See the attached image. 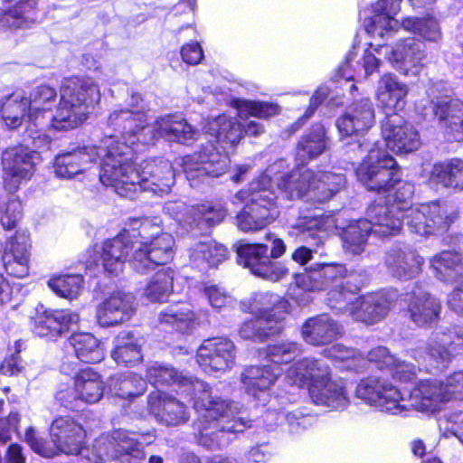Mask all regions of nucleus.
<instances>
[{
	"label": "nucleus",
	"instance_id": "obj_4",
	"mask_svg": "<svg viewBox=\"0 0 463 463\" xmlns=\"http://www.w3.org/2000/svg\"><path fill=\"white\" fill-rule=\"evenodd\" d=\"M356 397L381 411L392 415H407L410 408L427 415L439 412L446 403L442 381L427 379L418 382L405 399L389 381L370 376L362 379L355 390Z\"/></svg>",
	"mask_w": 463,
	"mask_h": 463
},
{
	"label": "nucleus",
	"instance_id": "obj_33",
	"mask_svg": "<svg viewBox=\"0 0 463 463\" xmlns=\"http://www.w3.org/2000/svg\"><path fill=\"white\" fill-rule=\"evenodd\" d=\"M4 180L8 190L14 192L26 180L29 166V148L18 146L7 148L2 156Z\"/></svg>",
	"mask_w": 463,
	"mask_h": 463
},
{
	"label": "nucleus",
	"instance_id": "obj_51",
	"mask_svg": "<svg viewBox=\"0 0 463 463\" xmlns=\"http://www.w3.org/2000/svg\"><path fill=\"white\" fill-rule=\"evenodd\" d=\"M70 342L77 358L81 362L93 364L102 360V349L99 340L93 335L90 333L74 334Z\"/></svg>",
	"mask_w": 463,
	"mask_h": 463
},
{
	"label": "nucleus",
	"instance_id": "obj_28",
	"mask_svg": "<svg viewBox=\"0 0 463 463\" xmlns=\"http://www.w3.org/2000/svg\"><path fill=\"white\" fill-rule=\"evenodd\" d=\"M51 436L55 448L68 455H78L82 449L84 430L71 417L56 418L51 425Z\"/></svg>",
	"mask_w": 463,
	"mask_h": 463
},
{
	"label": "nucleus",
	"instance_id": "obj_30",
	"mask_svg": "<svg viewBox=\"0 0 463 463\" xmlns=\"http://www.w3.org/2000/svg\"><path fill=\"white\" fill-rule=\"evenodd\" d=\"M282 369L278 365L264 364L262 366H249L241 373V383L245 391L255 399L267 402V391L281 375Z\"/></svg>",
	"mask_w": 463,
	"mask_h": 463
},
{
	"label": "nucleus",
	"instance_id": "obj_8",
	"mask_svg": "<svg viewBox=\"0 0 463 463\" xmlns=\"http://www.w3.org/2000/svg\"><path fill=\"white\" fill-rule=\"evenodd\" d=\"M276 200L269 175H263L250 183L246 205L237 215L238 227L243 232L266 227L277 217Z\"/></svg>",
	"mask_w": 463,
	"mask_h": 463
},
{
	"label": "nucleus",
	"instance_id": "obj_23",
	"mask_svg": "<svg viewBox=\"0 0 463 463\" xmlns=\"http://www.w3.org/2000/svg\"><path fill=\"white\" fill-rule=\"evenodd\" d=\"M347 270L339 263H316L305 272L296 274L295 283L306 291H320L330 288L331 284L342 279Z\"/></svg>",
	"mask_w": 463,
	"mask_h": 463
},
{
	"label": "nucleus",
	"instance_id": "obj_15",
	"mask_svg": "<svg viewBox=\"0 0 463 463\" xmlns=\"http://www.w3.org/2000/svg\"><path fill=\"white\" fill-rule=\"evenodd\" d=\"M174 246L175 239L169 233H161L150 241H136L128 261L136 272L147 274L156 267L165 265L173 260Z\"/></svg>",
	"mask_w": 463,
	"mask_h": 463
},
{
	"label": "nucleus",
	"instance_id": "obj_41",
	"mask_svg": "<svg viewBox=\"0 0 463 463\" xmlns=\"http://www.w3.org/2000/svg\"><path fill=\"white\" fill-rule=\"evenodd\" d=\"M435 277L448 283L463 282V257L455 251H443L430 260Z\"/></svg>",
	"mask_w": 463,
	"mask_h": 463
},
{
	"label": "nucleus",
	"instance_id": "obj_48",
	"mask_svg": "<svg viewBox=\"0 0 463 463\" xmlns=\"http://www.w3.org/2000/svg\"><path fill=\"white\" fill-rule=\"evenodd\" d=\"M227 249L213 241H200L194 246L190 258L192 262L203 270L215 267L227 258Z\"/></svg>",
	"mask_w": 463,
	"mask_h": 463
},
{
	"label": "nucleus",
	"instance_id": "obj_60",
	"mask_svg": "<svg viewBox=\"0 0 463 463\" xmlns=\"http://www.w3.org/2000/svg\"><path fill=\"white\" fill-rule=\"evenodd\" d=\"M189 213L198 225L204 222L208 226L220 223L226 216V211L222 207H215L210 204L193 206L189 210Z\"/></svg>",
	"mask_w": 463,
	"mask_h": 463
},
{
	"label": "nucleus",
	"instance_id": "obj_29",
	"mask_svg": "<svg viewBox=\"0 0 463 463\" xmlns=\"http://www.w3.org/2000/svg\"><path fill=\"white\" fill-rule=\"evenodd\" d=\"M150 412L166 426H177L189 420L187 407L174 397L156 391L148 396Z\"/></svg>",
	"mask_w": 463,
	"mask_h": 463
},
{
	"label": "nucleus",
	"instance_id": "obj_17",
	"mask_svg": "<svg viewBox=\"0 0 463 463\" xmlns=\"http://www.w3.org/2000/svg\"><path fill=\"white\" fill-rule=\"evenodd\" d=\"M114 139L112 137L105 138L100 146H82L73 148L71 151L62 152L56 156L54 168L55 174L62 178H71L76 175L89 170L97 158H100V171L104 161V151L107 141ZM101 172H99V175Z\"/></svg>",
	"mask_w": 463,
	"mask_h": 463
},
{
	"label": "nucleus",
	"instance_id": "obj_16",
	"mask_svg": "<svg viewBox=\"0 0 463 463\" xmlns=\"http://www.w3.org/2000/svg\"><path fill=\"white\" fill-rule=\"evenodd\" d=\"M98 457L102 463L105 458L120 459L137 463L145 458L142 443L135 434L124 430H116L109 435L99 437L93 445Z\"/></svg>",
	"mask_w": 463,
	"mask_h": 463
},
{
	"label": "nucleus",
	"instance_id": "obj_32",
	"mask_svg": "<svg viewBox=\"0 0 463 463\" xmlns=\"http://www.w3.org/2000/svg\"><path fill=\"white\" fill-rule=\"evenodd\" d=\"M342 334V325L326 314L309 317L301 327L304 341L317 346L327 345Z\"/></svg>",
	"mask_w": 463,
	"mask_h": 463
},
{
	"label": "nucleus",
	"instance_id": "obj_24",
	"mask_svg": "<svg viewBox=\"0 0 463 463\" xmlns=\"http://www.w3.org/2000/svg\"><path fill=\"white\" fill-rule=\"evenodd\" d=\"M402 206L397 203H373L367 210V218L364 219L372 225L371 231L379 237L395 236L402 228Z\"/></svg>",
	"mask_w": 463,
	"mask_h": 463
},
{
	"label": "nucleus",
	"instance_id": "obj_13",
	"mask_svg": "<svg viewBox=\"0 0 463 463\" xmlns=\"http://www.w3.org/2000/svg\"><path fill=\"white\" fill-rule=\"evenodd\" d=\"M209 140L197 153L183 159V170L192 187H198L211 178L221 176L230 166L227 153L220 151Z\"/></svg>",
	"mask_w": 463,
	"mask_h": 463
},
{
	"label": "nucleus",
	"instance_id": "obj_5",
	"mask_svg": "<svg viewBox=\"0 0 463 463\" xmlns=\"http://www.w3.org/2000/svg\"><path fill=\"white\" fill-rule=\"evenodd\" d=\"M147 106L139 93H132L124 108L114 109L108 118L109 124L126 137L149 145L158 138L187 143L196 138L197 131L185 120L166 115L158 118L152 125L146 124Z\"/></svg>",
	"mask_w": 463,
	"mask_h": 463
},
{
	"label": "nucleus",
	"instance_id": "obj_43",
	"mask_svg": "<svg viewBox=\"0 0 463 463\" xmlns=\"http://www.w3.org/2000/svg\"><path fill=\"white\" fill-rule=\"evenodd\" d=\"M407 94L406 84L400 82L394 75L387 73L379 80L375 96L383 107L400 109L403 107Z\"/></svg>",
	"mask_w": 463,
	"mask_h": 463
},
{
	"label": "nucleus",
	"instance_id": "obj_22",
	"mask_svg": "<svg viewBox=\"0 0 463 463\" xmlns=\"http://www.w3.org/2000/svg\"><path fill=\"white\" fill-rule=\"evenodd\" d=\"M385 55L387 60L404 74H408L410 71L416 74L424 65L425 44L415 38H408L398 42L392 48L388 47Z\"/></svg>",
	"mask_w": 463,
	"mask_h": 463
},
{
	"label": "nucleus",
	"instance_id": "obj_14",
	"mask_svg": "<svg viewBox=\"0 0 463 463\" xmlns=\"http://www.w3.org/2000/svg\"><path fill=\"white\" fill-rule=\"evenodd\" d=\"M279 296L274 294H260L255 299L262 307L257 310V315L246 319L238 329L239 335L245 340L262 342L269 336L279 334L282 330L281 317H277L275 304ZM278 308V307H276Z\"/></svg>",
	"mask_w": 463,
	"mask_h": 463
},
{
	"label": "nucleus",
	"instance_id": "obj_61",
	"mask_svg": "<svg viewBox=\"0 0 463 463\" xmlns=\"http://www.w3.org/2000/svg\"><path fill=\"white\" fill-rule=\"evenodd\" d=\"M299 346L297 343L287 342L269 345L267 348V357L271 363L270 365L288 364L292 361L299 353Z\"/></svg>",
	"mask_w": 463,
	"mask_h": 463
},
{
	"label": "nucleus",
	"instance_id": "obj_9",
	"mask_svg": "<svg viewBox=\"0 0 463 463\" xmlns=\"http://www.w3.org/2000/svg\"><path fill=\"white\" fill-rule=\"evenodd\" d=\"M267 240L272 241L270 256L265 244H243L237 249L238 262L250 269L255 276L275 282L288 274V269L284 264L271 260L278 259L285 253L286 244L271 233L267 234Z\"/></svg>",
	"mask_w": 463,
	"mask_h": 463
},
{
	"label": "nucleus",
	"instance_id": "obj_6",
	"mask_svg": "<svg viewBox=\"0 0 463 463\" xmlns=\"http://www.w3.org/2000/svg\"><path fill=\"white\" fill-rule=\"evenodd\" d=\"M345 183L342 174L298 167L281 176L278 189L290 200L305 197L307 201L324 203L342 190Z\"/></svg>",
	"mask_w": 463,
	"mask_h": 463
},
{
	"label": "nucleus",
	"instance_id": "obj_44",
	"mask_svg": "<svg viewBox=\"0 0 463 463\" xmlns=\"http://www.w3.org/2000/svg\"><path fill=\"white\" fill-rule=\"evenodd\" d=\"M438 337H431L425 349L412 350L411 356L419 363L424 364L429 369L443 370L447 368L452 360V353L446 343L440 344Z\"/></svg>",
	"mask_w": 463,
	"mask_h": 463
},
{
	"label": "nucleus",
	"instance_id": "obj_53",
	"mask_svg": "<svg viewBox=\"0 0 463 463\" xmlns=\"http://www.w3.org/2000/svg\"><path fill=\"white\" fill-rule=\"evenodd\" d=\"M146 381L137 374L128 373L109 379V388L112 395L130 399L141 395L146 389Z\"/></svg>",
	"mask_w": 463,
	"mask_h": 463
},
{
	"label": "nucleus",
	"instance_id": "obj_40",
	"mask_svg": "<svg viewBox=\"0 0 463 463\" xmlns=\"http://www.w3.org/2000/svg\"><path fill=\"white\" fill-rule=\"evenodd\" d=\"M328 292V305L332 308L338 309L344 313H349L351 316L356 305V299L360 286L353 283L352 276L346 277V274L337 280L335 283L331 284Z\"/></svg>",
	"mask_w": 463,
	"mask_h": 463
},
{
	"label": "nucleus",
	"instance_id": "obj_20",
	"mask_svg": "<svg viewBox=\"0 0 463 463\" xmlns=\"http://www.w3.org/2000/svg\"><path fill=\"white\" fill-rule=\"evenodd\" d=\"M384 263L393 277L406 280L420 273L424 259L411 246L396 243L386 251Z\"/></svg>",
	"mask_w": 463,
	"mask_h": 463
},
{
	"label": "nucleus",
	"instance_id": "obj_2",
	"mask_svg": "<svg viewBox=\"0 0 463 463\" xmlns=\"http://www.w3.org/2000/svg\"><path fill=\"white\" fill-rule=\"evenodd\" d=\"M104 151L100 182L111 186L121 197L134 198L140 191L156 195L167 194L175 183L174 168L168 160L149 158L133 165L134 149L126 143L109 139Z\"/></svg>",
	"mask_w": 463,
	"mask_h": 463
},
{
	"label": "nucleus",
	"instance_id": "obj_38",
	"mask_svg": "<svg viewBox=\"0 0 463 463\" xmlns=\"http://www.w3.org/2000/svg\"><path fill=\"white\" fill-rule=\"evenodd\" d=\"M158 321L183 334H190L200 324L199 317L186 302L168 306L158 315Z\"/></svg>",
	"mask_w": 463,
	"mask_h": 463
},
{
	"label": "nucleus",
	"instance_id": "obj_46",
	"mask_svg": "<svg viewBox=\"0 0 463 463\" xmlns=\"http://www.w3.org/2000/svg\"><path fill=\"white\" fill-rule=\"evenodd\" d=\"M431 182L443 187L463 190V160L453 158L433 165Z\"/></svg>",
	"mask_w": 463,
	"mask_h": 463
},
{
	"label": "nucleus",
	"instance_id": "obj_62",
	"mask_svg": "<svg viewBox=\"0 0 463 463\" xmlns=\"http://www.w3.org/2000/svg\"><path fill=\"white\" fill-rule=\"evenodd\" d=\"M128 225L132 230L138 232L143 241H150L162 233L158 218H133L129 220Z\"/></svg>",
	"mask_w": 463,
	"mask_h": 463
},
{
	"label": "nucleus",
	"instance_id": "obj_31",
	"mask_svg": "<svg viewBox=\"0 0 463 463\" xmlns=\"http://www.w3.org/2000/svg\"><path fill=\"white\" fill-rule=\"evenodd\" d=\"M330 367L325 362L314 358L298 361L287 371V378L299 387L307 385L309 394L315 385L330 379Z\"/></svg>",
	"mask_w": 463,
	"mask_h": 463
},
{
	"label": "nucleus",
	"instance_id": "obj_59",
	"mask_svg": "<svg viewBox=\"0 0 463 463\" xmlns=\"http://www.w3.org/2000/svg\"><path fill=\"white\" fill-rule=\"evenodd\" d=\"M326 356L347 363V368L359 371L364 368L366 360L355 349L346 347L341 344L332 345L325 351Z\"/></svg>",
	"mask_w": 463,
	"mask_h": 463
},
{
	"label": "nucleus",
	"instance_id": "obj_1",
	"mask_svg": "<svg viewBox=\"0 0 463 463\" xmlns=\"http://www.w3.org/2000/svg\"><path fill=\"white\" fill-rule=\"evenodd\" d=\"M146 379L152 384L178 383L194 400V409L204 412L194 424V436L199 445L219 449L231 442L230 434L243 432L251 427V420L243 414L239 402L212 395L208 384L197 378L184 376L174 367L159 363L146 369Z\"/></svg>",
	"mask_w": 463,
	"mask_h": 463
},
{
	"label": "nucleus",
	"instance_id": "obj_19",
	"mask_svg": "<svg viewBox=\"0 0 463 463\" xmlns=\"http://www.w3.org/2000/svg\"><path fill=\"white\" fill-rule=\"evenodd\" d=\"M234 344L224 337L206 339L197 350L196 361L205 373L225 372L234 364Z\"/></svg>",
	"mask_w": 463,
	"mask_h": 463
},
{
	"label": "nucleus",
	"instance_id": "obj_63",
	"mask_svg": "<svg viewBox=\"0 0 463 463\" xmlns=\"http://www.w3.org/2000/svg\"><path fill=\"white\" fill-rule=\"evenodd\" d=\"M446 403L451 400H463V372H457L442 381Z\"/></svg>",
	"mask_w": 463,
	"mask_h": 463
},
{
	"label": "nucleus",
	"instance_id": "obj_11",
	"mask_svg": "<svg viewBox=\"0 0 463 463\" xmlns=\"http://www.w3.org/2000/svg\"><path fill=\"white\" fill-rule=\"evenodd\" d=\"M375 122V111L373 102L368 98H363L352 102L344 115L336 120V127L342 138H352L354 144L346 142L351 150H361L379 144L364 134L373 126Z\"/></svg>",
	"mask_w": 463,
	"mask_h": 463
},
{
	"label": "nucleus",
	"instance_id": "obj_12",
	"mask_svg": "<svg viewBox=\"0 0 463 463\" xmlns=\"http://www.w3.org/2000/svg\"><path fill=\"white\" fill-rule=\"evenodd\" d=\"M457 217L458 213L453 206L439 202L414 205L403 213V220L410 232L420 236L446 231Z\"/></svg>",
	"mask_w": 463,
	"mask_h": 463
},
{
	"label": "nucleus",
	"instance_id": "obj_39",
	"mask_svg": "<svg viewBox=\"0 0 463 463\" xmlns=\"http://www.w3.org/2000/svg\"><path fill=\"white\" fill-rule=\"evenodd\" d=\"M309 396L315 404L332 410H343L349 403L344 384L341 382L332 381L331 378L322 384L315 385Z\"/></svg>",
	"mask_w": 463,
	"mask_h": 463
},
{
	"label": "nucleus",
	"instance_id": "obj_58",
	"mask_svg": "<svg viewBox=\"0 0 463 463\" xmlns=\"http://www.w3.org/2000/svg\"><path fill=\"white\" fill-rule=\"evenodd\" d=\"M402 27L406 31L419 33L428 41L435 42L440 38L439 24L433 18L418 19L408 17L402 21Z\"/></svg>",
	"mask_w": 463,
	"mask_h": 463
},
{
	"label": "nucleus",
	"instance_id": "obj_25",
	"mask_svg": "<svg viewBox=\"0 0 463 463\" xmlns=\"http://www.w3.org/2000/svg\"><path fill=\"white\" fill-rule=\"evenodd\" d=\"M80 317L71 310L36 308L33 331L39 336L56 337L78 325Z\"/></svg>",
	"mask_w": 463,
	"mask_h": 463
},
{
	"label": "nucleus",
	"instance_id": "obj_49",
	"mask_svg": "<svg viewBox=\"0 0 463 463\" xmlns=\"http://www.w3.org/2000/svg\"><path fill=\"white\" fill-rule=\"evenodd\" d=\"M264 420L269 422L270 426L280 424L282 420H285L289 430L293 433H299L313 426L316 422V417L314 415L298 409L291 411H275L269 410L264 415Z\"/></svg>",
	"mask_w": 463,
	"mask_h": 463
},
{
	"label": "nucleus",
	"instance_id": "obj_10",
	"mask_svg": "<svg viewBox=\"0 0 463 463\" xmlns=\"http://www.w3.org/2000/svg\"><path fill=\"white\" fill-rule=\"evenodd\" d=\"M434 117L449 141L463 140V102L451 96L444 81H431L426 90Z\"/></svg>",
	"mask_w": 463,
	"mask_h": 463
},
{
	"label": "nucleus",
	"instance_id": "obj_36",
	"mask_svg": "<svg viewBox=\"0 0 463 463\" xmlns=\"http://www.w3.org/2000/svg\"><path fill=\"white\" fill-rule=\"evenodd\" d=\"M135 243H131L127 234H120L103 243L101 259L106 271L118 275L123 269L129 251H134Z\"/></svg>",
	"mask_w": 463,
	"mask_h": 463
},
{
	"label": "nucleus",
	"instance_id": "obj_45",
	"mask_svg": "<svg viewBox=\"0 0 463 463\" xmlns=\"http://www.w3.org/2000/svg\"><path fill=\"white\" fill-rule=\"evenodd\" d=\"M140 338L128 331L120 332L114 340L112 358L118 364L131 365L142 359Z\"/></svg>",
	"mask_w": 463,
	"mask_h": 463
},
{
	"label": "nucleus",
	"instance_id": "obj_54",
	"mask_svg": "<svg viewBox=\"0 0 463 463\" xmlns=\"http://www.w3.org/2000/svg\"><path fill=\"white\" fill-rule=\"evenodd\" d=\"M174 270L161 269L151 279L144 289V296L150 301H165L173 290Z\"/></svg>",
	"mask_w": 463,
	"mask_h": 463
},
{
	"label": "nucleus",
	"instance_id": "obj_37",
	"mask_svg": "<svg viewBox=\"0 0 463 463\" xmlns=\"http://www.w3.org/2000/svg\"><path fill=\"white\" fill-rule=\"evenodd\" d=\"M367 360L376 364L380 369H387L394 378L402 382H408L416 376V368L392 354L384 346L372 349L367 355Z\"/></svg>",
	"mask_w": 463,
	"mask_h": 463
},
{
	"label": "nucleus",
	"instance_id": "obj_52",
	"mask_svg": "<svg viewBox=\"0 0 463 463\" xmlns=\"http://www.w3.org/2000/svg\"><path fill=\"white\" fill-rule=\"evenodd\" d=\"M28 103V99L21 91L14 92L2 101L0 114L8 128H16L22 124Z\"/></svg>",
	"mask_w": 463,
	"mask_h": 463
},
{
	"label": "nucleus",
	"instance_id": "obj_27",
	"mask_svg": "<svg viewBox=\"0 0 463 463\" xmlns=\"http://www.w3.org/2000/svg\"><path fill=\"white\" fill-rule=\"evenodd\" d=\"M402 0H378L371 6L372 14L365 18L364 27L373 37L391 35L399 27L394 16L401 11Z\"/></svg>",
	"mask_w": 463,
	"mask_h": 463
},
{
	"label": "nucleus",
	"instance_id": "obj_26",
	"mask_svg": "<svg viewBox=\"0 0 463 463\" xmlns=\"http://www.w3.org/2000/svg\"><path fill=\"white\" fill-rule=\"evenodd\" d=\"M410 319L419 326H432L439 319L440 302L420 288L405 297Z\"/></svg>",
	"mask_w": 463,
	"mask_h": 463
},
{
	"label": "nucleus",
	"instance_id": "obj_42",
	"mask_svg": "<svg viewBox=\"0 0 463 463\" xmlns=\"http://www.w3.org/2000/svg\"><path fill=\"white\" fill-rule=\"evenodd\" d=\"M75 398L86 403L98 402L104 394V383L98 373L87 367L74 377Z\"/></svg>",
	"mask_w": 463,
	"mask_h": 463
},
{
	"label": "nucleus",
	"instance_id": "obj_18",
	"mask_svg": "<svg viewBox=\"0 0 463 463\" xmlns=\"http://www.w3.org/2000/svg\"><path fill=\"white\" fill-rule=\"evenodd\" d=\"M382 135L386 146L395 154H407L420 146L418 131L397 113L388 114L382 122Z\"/></svg>",
	"mask_w": 463,
	"mask_h": 463
},
{
	"label": "nucleus",
	"instance_id": "obj_35",
	"mask_svg": "<svg viewBox=\"0 0 463 463\" xmlns=\"http://www.w3.org/2000/svg\"><path fill=\"white\" fill-rule=\"evenodd\" d=\"M205 135L213 137L223 150L233 147L243 138V125L236 118L221 115L208 121Z\"/></svg>",
	"mask_w": 463,
	"mask_h": 463
},
{
	"label": "nucleus",
	"instance_id": "obj_64",
	"mask_svg": "<svg viewBox=\"0 0 463 463\" xmlns=\"http://www.w3.org/2000/svg\"><path fill=\"white\" fill-rule=\"evenodd\" d=\"M303 240L311 246H319L323 243L325 232L317 227V221L306 220L298 224Z\"/></svg>",
	"mask_w": 463,
	"mask_h": 463
},
{
	"label": "nucleus",
	"instance_id": "obj_47",
	"mask_svg": "<svg viewBox=\"0 0 463 463\" xmlns=\"http://www.w3.org/2000/svg\"><path fill=\"white\" fill-rule=\"evenodd\" d=\"M326 148V131L323 126H313L297 146V160L305 164L321 155Z\"/></svg>",
	"mask_w": 463,
	"mask_h": 463
},
{
	"label": "nucleus",
	"instance_id": "obj_56",
	"mask_svg": "<svg viewBox=\"0 0 463 463\" xmlns=\"http://www.w3.org/2000/svg\"><path fill=\"white\" fill-rule=\"evenodd\" d=\"M8 250L13 256L8 268L16 277H24L29 273V258L24 238L15 236L10 241Z\"/></svg>",
	"mask_w": 463,
	"mask_h": 463
},
{
	"label": "nucleus",
	"instance_id": "obj_3",
	"mask_svg": "<svg viewBox=\"0 0 463 463\" xmlns=\"http://www.w3.org/2000/svg\"><path fill=\"white\" fill-rule=\"evenodd\" d=\"M56 91L41 85L31 93V125L41 128L66 130L76 128L87 119L88 109L99 101V90L90 79L65 80L61 89V100L56 113L51 110Z\"/></svg>",
	"mask_w": 463,
	"mask_h": 463
},
{
	"label": "nucleus",
	"instance_id": "obj_34",
	"mask_svg": "<svg viewBox=\"0 0 463 463\" xmlns=\"http://www.w3.org/2000/svg\"><path fill=\"white\" fill-rule=\"evenodd\" d=\"M395 298V292H378L359 297L352 317L366 324L375 323L387 315Z\"/></svg>",
	"mask_w": 463,
	"mask_h": 463
},
{
	"label": "nucleus",
	"instance_id": "obj_7",
	"mask_svg": "<svg viewBox=\"0 0 463 463\" xmlns=\"http://www.w3.org/2000/svg\"><path fill=\"white\" fill-rule=\"evenodd\" d=\"M368 155L355 170L359 182L368 190L377 194L389 193L402 182L396 160L379 144L361 149Z\"/></svg>",
	"mask_w": 463,
	"mask_h": 463
},
{
	"label": "nucleus",
	"instance_id": "obj_21",
	"mask_svg": "<svg viewBox=\"0 0 463 463\" xmlns=\"http://www.w3.org/2000/svg\"><path fill=\"white\" fill-rule=\"evenodd\" d=\"M135 312V297L116 291L97 307L96 318L100 326H114L129 320Z\"/></svg>",
	"mask_w": 463,
	"mask_h": 463
},
{
	"label": "nucleus",
	"instance_id": "obj_50",
	"mask_svg": "<svg viewBox=\"0 0 463 463\" xmlns=\"http://www.w3.org/2000/svg\"><path fill=\"white\" fill-rule=\"evenodd\" d=\"M371 228L370 222L364 219L351 222L345 228L342 238L345 251L353 255H359L364 252L367 245L368 236L373 233Z\"/></svg>",
	"mask_w": 463,
	"mask_h": 463
},
{
	"label": "nucleus",
	"instance_id": "obj_57",
	"mask_svg": "<svg viewBox=\"0 0 463 463\" xmlns=\"http://www.w3.org/2000/svg\"><path fill=\"white\" fill-rule=\"evenodd\" d=\"M234 103L238 110V116L241 118H244L249 116L260 118H268L279 113V106L274 103L246 99H237Z\"/></svg>",
	"mask_w": 463,
	"mask_h": 463
},
{
	"label": "nucleus",
	"instance_id": "obj_55",
	"mask_svg": "<svg viewBox=\"0 0 463 463\" xmlns=\"http://www.w3.org/2000/svg\"><path fill=\"white\" fill-rule=\"evenodd\" d=\"M49 287L60 297L73 299L81 292L83 278L79 274L53 277L48 282Z\"/></svg>",
	"mask_w": 463,
	"mask_h": 463
}]
</instances>
